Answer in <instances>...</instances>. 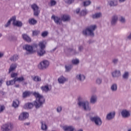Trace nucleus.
Returning a JSON list of instances; mask_svg holds the SVG:
<instances>
[{"mask_svg": "<svg viewBox=\"0 0 131 131\" xmlns=\"http://www.w3.org/2000/svg\"><path fill=\"white\" fill-rule=\"evenodd\" d=\"M32 78L34 81H36V82L41 81V79L38 76H32Z\"/></svg>", "mask_w": 131, "mask_h": 131, "instance_id": "cd10ccee", "label": "nucleus"}, {"mask_svg": "<svg viewBox=\"0 0 131 131\" xmlns=\"http://www.w3.org/2000/svg\"><path fill=\"white\" fill-rule=\"evenodd\" d=\"M90 120L96 126H101L103 123V121H102V119L101 117L96 116L94 117H92L90 118Z\"/></svg>", "mask_w": 131, "mask_h": 131, "instance_id": "39448f33", "label": "nucleus"}, {"mask_svg": "<svg viewBox=\"0 0 131 131\" xmlns=\"http://www.w3.org/2000/svg\"><path fill=\"white\" fill-rule=\"evenodd\" d=\"M51 19H53L55 23L57 25H61L62 24V20H61V17L53 15L51 17Z\"/></svg>", "mask_w": 131, "mask_h": 131, "instance_id": "ddd939ff", "label": "nucleus"}, {"mask_svg": "<svg viewBox=\"0 0 131 131\" xmlns=\"http://www.w3.org/2000/svg\"><path fill=\"white\" fill-rule=\"evenodd\" d=\"M118 21V16L117 15H114L112 17L111 20V24L112 26H115Z\"/></svg>", "mask_w": 131, "mask_h": 131, "instance_id": "2eb2a0df", "label": "nucleus"}, {"mask_svg": "<svg viewBox=\"0 0 131 131\" xmlns=\"http://www.w3.org/2000/svg\"><path fill=\"white\" fill-rule=\"evenodd\" d=\"M31 94L36 99L34 102V105L35 106L36 108L42 107V105L46 102V98H45L42 95L39 94V92L35 91L31 93L30 91H26L23 93V98H27V97H30Z\"/></svg>", "mask_w": 131, "mask_h": 131, "instance_id": "f257e3e1", "label": "nucleus"}, {"mask_svg": "<svg viewBox=\"0 0 131 131\" xmlns=\"http://www.w3.org/2000/svg\"><path fill=\"white\" fill-rule=\"evenodd\" d=\"M8 39L11 41H15L17 40V37L14 36H10L8 38Z\"/></svg>", "mask_w": 131, "mask_h": 131, "instance_id": "4c0bfd02", "label": "nucleus"}, {"mask_svg": "<svg viewBox=\"0 0 131 131\" xmlns=\"http://www.w3.org/2000/svg\"><path fill=\"white\" fill-rule=\"evenodd\" d=\"M115 112H111L108 113L106 116V120H112L115 117Z\"/></svg>", "mask_w": 131, "mask_h": 131, "instance_id": "4468645a", "label": "nucleus"}, {"mask_svg": "<svg viewBox=\"0 0 131 131\" xmlns=\"http://www.w3.org/2000/svg\"><path fill=\"white\" fill-rule=\"evenodd\" d=\"M38 34H39V31H33V32H32L33 36L38 35Z\"/></svg>", "mask_w": 131, "mask_h": 131, "instance_id": "09e8293b", "label": "nucleus"}, {"mask_svg": "<svg viewBox=\"0 0 131 131\" xmlns=\"http://www.w3.org/2000/svg\"><path fill=\"white\" fill-rule=\"evenodd\" d=\"M31 7V9H32L33 11L34 16H35V17H38L40 13V10H39V7L37 6V5L35 4H32Z\"/></svg>", "mask_w": 131, "mask_h": 131, "instance_id": "6e6552de", "label": "nucleus"}, {"mask_svg": "<svg viewBox=\"0 0 131 131\" xmlns=\"http://www.w3.org/2000/svg\"><path fill=\"white\" fill-rule=\"evenodd\" d=\"M111 90H112V92H116L117 91V84H113L111 87Z\"/></svg>", "mask_w": 131, "mask_h": 131, "instance_id": "473e14b6", "label": "nucleus"}, {"mask_svg": "<svg viewBox=\"0 0 131 131\" xmlns=\"http://www.w3.org/2000/svg\"><path fill=\"white\" fill-rule=\"evenodd\" d=\"M50 66V62L48 60H43L38 66L39 69H47Z\"/></svg>", "mask_w": 131, "mask_h": 131, "instance_id": "1a4fd4ad", "label": "nucleus"}, {"mask_svg": "<svg viewBox=\"0 0 131 131\" xmlns=\"http://www.w3.org/2000/svg\"><path fill=\"white\" fill-rule=\"evenodd\" d=\"M97 101H98V96L96 95H92L90 98V103L91 104H96Z\"/></svg>", "mask_w": 131, "mask_h": 131, "instance_id": "f3484780", "label": "nucleus"}, {"mask_svg": "<svg viewBox=\"0 0 131 131\" xmlns=\"http://www.w3.org/2000/svg\"><path fill=\"white\" fill-rule=\"evenodd\" d=\"M72 62L73 64H74L75 65H77L78 64H79V60L77 59H73Z\"/></svg>", "mask_w": 131, "mask_h": 131, "instance_id": "49530a36", "label": "nucleus"}, {"mask_svg": "<svg viewBox=\"0 0 131 131\" xmlns=\"http://www.w3.org/2000/svg\"><path fill=\"white\" fill-rule=\"evenodd\" d=\"M15 88H19V84L15 85Z\"/></svg>", "mask_w": 131, "mask_h": 131, "instance_id": "338daca9", "label": "nucleus"}, {"mask_svg": "<svg viewBox=\"0 0 131 131\" xmlns=\"http://www.w3.org/2000/svg\"><path fill=\"white\" fill-rule=\"evenodd\" d=\"M85 75L83 74L79 73L76 75L75 79L79 82H83L84 80H85Z\"/></svg>", "mask_w": 131, "mask_h": 131, "instance_id": "9d476101", "label": "nucleus"}, {"mask_svg": "<svg viewBox=\"0 0 131 131\" xmlns=\"http://www.w3.org/2000/svg\"><path fill=\"white\" fill-rule=\"evenodd\" d=\"M28 116H29V114H28V113H23L19 116L18 119L19 120L23 121V120H25V119L28 118Z\"/></svg>", "mask_w": 131, "mask_h": 131, "instance_id": "dca6fc26", "label": "nucleus"}, {"mask_svg": "<svg viewBox=\"0 0 131 131\" xmlns=\"http://www.w3.org/2000/svg\"><path fill=\"white\" fill-rule=\"evenodd\" d=\"M93 19H99V18H101L102 17V13L98 12L95 14H94L92 15Z\"/></svg>", "mask_w": 131, "mask_h": 131, "instance_id": "5701e85b", "label": "nucleus"}, {"mask_svg": "<svg viewBox=\"0 0 131 131\" xmlns=\"http://www.w3.org/2000/svg\"><path fill=\"white\" fill-rule=\"evenodd\" d=\"M126 0H118V2L119 4H122L123 3H124Z\"/></svg>", "mask_w": 131, "mask_h": 131, "instance_id": "052dcab7", "label": "nucleus"}, {"mask_svg": "<svg viewBox=\"0 0 131 131\" xmlns=\"http://www.w3.org/2000/svg\"><path fill=\"white\" fill-rule=\"evenodd\" d=\"M4 57V53L0 52V59H2Z\"/></svg>", "mask_w": 131, "mask_h": 131, "instance_id": "680f3d73", "label": "nucleus"}, {"mask_svg": "<svg viewBox=\"0 0 131 131\" xmlns=\"http://www.w3.org/2000/svg\"><path fill=\"white\" fill-rule=\"evenodd\" d=\"M119 61V60L118 58H114L113 59L112 62L114 65H117L118 64V62Z\"/></svg>", "mask_w": 131, "mask_h": 131, "instance_id": "ea45409f", "label": "nucleus"}, {"mask_svg": "<svg viewBox=\"0 0 131 131\" xmlns=\"http://www.w3.org/2000/svg\"><path fill=\"white\" fill-rule=\"evenodd\" d=\"M61 111H62V106H58L57 108V112L59 113V112H61Z\"/></svg>", "mask_w": 131, "mask_h": 131, "instance_id": "603ef678", "label": "nucleus"}, {"mask_svg": "<svg viewBox=\"0 0 131 131\" xmlns=\"http://www.w3.org/2000/svg\"><path fill=\"white\" fill-rule=\"evenodd\" d=\"M37 23V20H35L34 18H30L29 19V24L30 25H35Z\"/></svg>", "mask_w": 131, "mask_h": 131, "instance_id": "bb28decb", "label": "nucleus"}, {"mask_svg": "<svg viewBox=\"0 0 131 131\" xmlns=\"http://www.w3.org/2000/svg\"><path fill=\"white\" fill-rule=\"evenodd\" d=\"M70 20H71V17L69 15H66V21L68 22L69 21H70Z\"/></svg>", "mask_w": 131, "mask_h": 131, "instance_id": "864d4df0", "label": "nucleus"}, {"mask_svg": "<svg viewBox=\"0 0 131 131\" xmlns=\"http://www.w3.org/2000/svg\"><path fill=\"white\" fill-rule=\"evenodd\" d=\"M40 89L42 92H45V93H48V92H50L51 90H52L51 88L49 87V85H46L44 86H42L40 87Z\"/></svg>", "mask_w": 131, "mask_h": 131, "instance_id": "6ab92c4d", "label": "nucleus"}, {"mask_svg": "<svg viewBox=\"0 0 131 131\" xmlns=\"http://www.w3.org/2000/svg\"><path fill=\"white\" fill-rule=\"evenodd\" d=\"M102 81L103 79L102 78H97L96 80V83L98 84V85H100V84H102Z\"/></svg>", "mask_w": 131, "mask_h": 131, "instance_id": "72a5a7b5", "label": "nucleus"}, {"mask_svg": "<svg viewBox=\"0 0 131 131\" xmlns=\"http://www.w3.org/2000/svg\"><path fill=\"white\" fill-rule=\"evenodd\" d=\"M13 25L17 27H22L23 24L21 21L16 20V16H12Z\"/></svg>", "mask_w": 131, "mask_h": 131, "instance_id": "f8f14e48", "label": "nucleus"}, {"mask_svg": "<svg viewBox=\"0 0 131 131\" xmlns=\"http://www.w3.org/2000/svg\"><path fill=\"white\" fill-rule=\"evenodd\" d=\"M121 115L123 118H129L130 116V111L124 109L121 111Z\"/></svg>", "mask_w": 131, "mask_h": 131, "instance_id": "9b49d317", "label": "nucleus"}, {"mask_svg": "<svg viewBox=\"0 0 131 131\" xmlns=\"http://www.w3.org/2000/svg\"><path fill=\"white\" fill-rule=\"evenodd\" d=\"M75 128L73 126H67L66 130L67 131H74Z\"/></svg>", "mask_w": 131, "mask_h": 131, "instance_id": "c9c22d12", "label": "nucleus"}, {"mask_svg": "<svg viewBox=\"0 0 131 131\" xmlns=\"http://www.w3.org/2000/svg\"><path fill=\"white\" fill-rule=\"evenodd\" d=\"M17 76H18V74L16 73H12L11 74V77L14 78V79H17Z\"/></svg>", "mask_w": 131, "mask_h": 131, "instance_id": "79ce46f5", "label": "nucleus"}, {"mask_svg": "<svg viewBox=\"0 0 131 131\" xmlns=\"http://www.w3.org/2000/svg\"><path fill=\"white\" fill-rule=\"evenodd\" d=\"M71 69H72V65H69L66 67L67 72H70Z\"/></svg>", "mask_w": 131, "mask_h": 131, "instance_id": "a18cd8bd", "label": "nucleus"}, {"mask_svg": "<svg viewBox=\"0 0 131 131\" xmlns=\"http://www.w3.org/2000/svg\"><path fill=\"white\" fill-rule=\"evenodd\" d=\"M60 19L61 20V22H66V14H62L61 17Z\"/></svg>", "mask_w": 131, "mask_h": 131, "instance_id": "c03bdc74", "label": "nucleus"}, {"mask_svg": "<svg viewBox=\"0 0 131 131\" xmlns=\"http://www.w3.org/2000/svg\"><path fill=\"white\" fill-rule=\"evenodd\" d=\"M5 110V106H1L0 107V113H2Z\"/></svg>", "mask_w": 131, "mask_h": 131, "instance_id": "6e6d98bb", "label": "nucleus"}, {"mask_svg": "<svg viewBox=\"0 0 131 131\" xmlns=\"http://www.w3.org/2000/svg\"><path fill=\"white\" fill-rule=\"evenodd\" d=\"M56 4H57V2L54 0H51L50 2V5H51V7L55 6V5Z\"/></svg>", "mask_w": 131, "mask_h": 131, "instance_id": "8fccbe9b", "label": "nucleus"}, {"mask_svg": "<svg viewBox=\"0 0 131 131\" xmlns=\"http://www.w3.org/2000/svg\"><path fill=\"white\" fill-rule=\"evenodd\" d=\"M33 107V104L31 103H26L24 106V109H31Z\"/></svg>", "mask_w": 131, "mask_h": 131, "instance_id": "b1692460", "label": "nucleus"}, {"mask_svg": "<svg viewBox=\"0 0 131 131\" xmlns=\"http://www.w3.org/2000/svg\"><path fill=\"white\" fill-rule=\"evenodd\" d=\"M79 12H80V8H78L76 10V14H79Z\"/></svg>", "mask_w": 131, "mask_h": 131, "instance_id": "bf43d9fd", "label": "nucleus"}, {"mask_svg": "<svg viewBox=\"0 0 131 131\" xmlns=\"http://www.w3.org/2000/svg\"><path fill=\"white\" fill-rule=\"evenodd\" d=\"M68 52H70L71 55H76V54H78V53L76 52V50H73L71 48L68 49Z\"/></svg>", "mask_w": 131, "mask_h": 131, "instance_id": "f704fd0d", "label": "nucleus"}, {"mask_svg": "<svg viewBox=\"0 0 131 131\" xmlns=\"http://www.w3.org/2000/svg\"><path fill=\"white\" fill-rule=\"evenodd\" d=\"M19 59V56H18L17 55H14L12 57L10 58V61H12V62H15V61H17Z\"/></svg>", "mask_w": 131, "mask_h": 131, "instance_id": "c85d7f7f", "label": "nucleus"}, {"mask_svg": "<svg viewBox=\"0 0 131 131\" xmlns=\"http://www.w3.org/2000/svg\"><path fill=\"white\" fill-rule=\"evenodd\" d=\"M4 82V80H3L2 79H0V88L2 86L3 83Z\"/></svg>", "mask_w": 131, "mask_h": 131, "instance_id": "e2e57ef3", "label": "nucleus"}, {"mask_svg": "<svg viewBox=\"0 0 131 131\" xmlns=\"http://www.w3.org/2000/svg\"><path fill=\"white\" fill-rule=\"evenodd\" d=\"M91 3V1H86L83 3V5L84 7H88V6H90Z\"/></svg>", "mask_w": 131, "mask_h": 131, "instance_id": "a19ab883", "label": "nucleus"}, {"mask_svg": "<svg viewBox=\"0 0 131 131\" xmlns=\"http://www.w3.org/2000/svg\"><path fill=\"white\" fill-rule=\"evenodd\" d=\"M94 41L93 40H89L88 41V43H89V45H91V43H94Z\"/></svg>", "mask_w": 131, "mask_h": 131, "instance_id": "13d9d810", "label": "nucleus"}, {"mask_svg": "<svg viewBox=\"0 0 131 131\" xmlns=\"http://www.w3.org/2000/svg\"><path fill=\"white\" fill-rule=\"evenodd\" d=\"M119 21H120V22H121V23L124 24V23H125V18L124 17H123V16H121L120 17V18L119 19Z\"/></svg>", "mask_w": 131, "mask_h": 131, "instance_id": "de8ad7c7", "label": "nucleus"}, {"mask_svg": "<svg viewBox=\"0 0 131 131\" xmlns=\"http://www.w3.org/2000/svg\"><path fill=\"white\" fill-rule=\"evenodd\" d=\"M38 46L40 49L37 51V54L40 57H41V56H43V55L46 54V50H45V49H46V45L43 42H39Z\"/></svg>", "mask_w": 131, "mask_h": 131, "instance_id": "423d86ee", "label": "nucleus"}, {"mask_svg": "<svg viewBox=\"0 0 131 131\" xmlns=\"http://www.w3.org/2000/svg\"><path fill=\"white\" fill-rule=\"evenodd\" d=\"M12 107H14V108H18V107H19V101L18 100L13 101L12 103Z\"/></svg>", "mask_w": 131, "mask_h": 131, "instance_id": "c756f323", "label": "nucleus"}, {"mask_svg": "<svg viewBox=\"0 0 131 131\" xmlns=\"http://www.w3.org/2000/svg\"><path fill=\"white\" fill-rule=\"evenodd\" d=\"M22 38L25 41H27V42H31V38H30V37L27 34H23Z\"/></svg>", "mask_w": 131, "mask_h": 131, "instance_id": "a211bd4d", "label": "nucleus"}, {"mask_svg": "<svg viewBox=\"0 0 131 131\" xmlns=\"http://www.w3.org/2000/svg\"><path fill=\"white\" fill-rule=\"evenodd\" d=\"M29 124H30V123H24L25 125H29Z\"/></svg>", "mask_w": 131, "mask_h": 131, "instance_id": "69168bd1", "label": "nucleus"}, {"mask_svg": "<svg viewBox=\"0 0 131 131\" xmlns=\"http://www.w3.org/2000/svg\"><path fill=\"white\" fill-rule=\"evenodd\" d=\"M86 14H88V12L86 11V10L85 9L82 10L80 12V14L81 16H85V15H86Z\"/></svg>", "mask_w": 131, "mask_h": 131, "instance_id": "37998d69", "label": "nucleus"}, {"mask_svg": "<svg viewBox=\"0 0 131 131\" xmlns=\"http://www.w3.org/2000/svg\"><path fill=\"white\" fill-rule=\"evenodd\" d=\"M129 77V73L128 72H125L122 75L123 79H128Z\"/></svg>", "mask_w": 131, "mask_h": 131, "instance_id": "2f4dec72", "label": "nucleus"}, {"mask_svg": "<svg viewBox=\"0 0 131 131\" xmlns=\"http://www.w3.org/2000/svg\"><path fill=\"white\" fill-rule=\"evenodd\" d=\"M61 127L63 129V130L66 131V126H61Z\"/></svg>", "mask_w": 131, "mask_h": 131, "instance_id": "0e129e2a", "label": "nucleus"}, {"mask_svg": "<svg viewBox=\"0 0 131 131\" xmlns=\"http://www.w3.org/2000/svg\"><path fill=\"white\" fill-rule=\"evenodd\" d=\"M78 50H79V52H81L83 50V46H79L78 48Z\"/></svg>", "mask_w": 131, "mask_h": 131, "instance_id": "4d7b16f0", "label": "nucleus"}, {"mask_svg": "<svg viewBox=\"0 0 131 131\" xmlns=\"http://www.w3.org/2000/svg\"><path fill=\"white\" fill-rule=\"evenodd\" d=\"M110 7H117L118 6V1L117 0H111L108 2Z\"/></svg>", "mask_w": 131, "mask_h": 131, "instance_id": "aec40b11", "label": "nucleus"}, {"mask_svg": "<svg viewBox=\"0 0 131 131\" xmlns=\"http://www.w3.org/2000/svg\"><path fill=\"white\" fill-rule=\"evenodd\" d=\"M15 80L16 81H18V82H22V81H24L25 80V79L24 78V77L21 76L17 78L16 79H15Z\"/></svg>", "mask_w": 131, "mask_h": 131, "instance_id": "e433bc0d", "label": "nucleus"}, {"mask_svg": "<svg viewBox=\"0 0 131 131\" xmlns=\"http://www.w3.org/2000/svg\"><path fill=\"white\" fill-rule=\"evenodd\" d=\"M75 0H68L67 4L69 5H71V4H73Z\"/></svg>", "mask_w": 131, "mask_h": 131, "instance_id": "5fc2aeb1", "label": "nucleus"}, {"mask_svg": "<svg viewBox=\"0 0 131 131\" xmlns=\"http://www.w3.org/2000/svg\"><path fill=\"white\" fill-rule=\"evenodd\" d=\"M13 21V17H12L7 22L6 24L5 25V27L7 28L9 27L11 25V22Z\"/></svg>", "mask_w": 131, "mask_h": 131, "instance_id": "58836bf2", "label": "nucleus"}, {"mask_svg": "<svg viewBox=\"0 0 131 131\" xmlns=\"http://www.w3.org/2000/svg\"><path fill=\"white\" fill-rule=\"evenodd\" d=\"M41 124V129L42 130H47L48 129V126L46 124V123L43 121L40 122Z\"/></svg>", "mask_w": 131, "mask_h": 131, "instance_id": "393cba45", "label": "nucleus"}, {"mask_svg": "<svg viewBox=\"0 0 131 131\" xmlns=\"http://www.w3.org/2000/svg\"><path fill=\"white\" fill-rule=\"evenodd\" d=\"M48 33V32L47 31L43 32L41 34L42 37H46V36H47Z\"/></svg>", "mask_w": 131, "mask_h": 131, "instance_id": "3c124183", "label": "nucleus"}, {"mask_svg": "<svg viewBox=\"0 0 131 131\" xmlns=\"http://www.w3.org/2000/svg\"><path fill=\"white\" fill-rule=\"evenodd\" d=\"M38 46L35 44L33 46L26 45L23 47V49L26 50V55H32L35 53L34 49H37Z\"/></svg>", "mask_w": 131, "mask_h": 131, "instance_id": "7ed1b4c3", "label": "nucleus"}, {"mask_svg": "<svg viewBox=\"0 0 131 131\" xmlns=\"http://www.w3.org/2000/svg\"><path fill=\"white\" fill-rule=\"evenodd\" d=\"M16 79H13V80L7 81L6 82L7 85H13V84H15L16 83Z\"/></svg>", "mask_w": 131, "mask_h": 131, "instance_id": "a878e982", "label": "nucleus"}, {"mask_svg": "<svg viewBox=\"0 0 131 131\" xmlns=\"http://www.w3.org/2000/svg\"><path fill=\"white\" fill-rule=\"evenodd\" d=\"M17 68V63H12L11 64L9 69L8 73H10L13 71H15V69Z\"/></svg>", "mask_w": 131, "mask_h": 131, "instance_id": "412c9836", "label": "nucleus"}, {"mask_svg": "<svg viewBox=\"0 0 131 131\" xmlns=\"http://www.w3.org/2000/svg\"><path fill=\"white\" fill-rule=\"evenodd\" d=\"M127 131H131V128H129L127 129Z\"/></svg>", "mask_w": 131, "mask_h": 131, "instance_id": "774afa93", "label": "nucleus"}, {"mask_svg": "<svg viewBox=\"0 0 131 131\" xmlns=\"http://www.w3.org/2000/svg\"><path fill=\"white\" fill-rule=\"evenodd\" d=\"M14 128V126L11 123H7L3 125L1 127L2 131H12Z\"/></svg>", "mask_w": 131, "mask_h": 131, "instance_id": "0eeeda50", "label": "nucleus"}, {"mask_svg": "<svg viewBox=\"0 0 131 131\" xmlns=\"http://www.w3.org/2000/svg\"><path fill=\"white\" fill-rule=\"evenodd\" d=\"M58 81L59 83H64L66 81V79L64 77L61 76L58 79Z\"/></svg>", "mask_w": 131, "mask_h": 131, "instance_id": "7c9ffc66", "label": "nucleus"}, {"mask_svg": "<svg viewBox=\"0 0 131 131\" xmlns=\"http://www.w3.org/2000/svg\"><path fill=\"white\" fill-rule=\"evenodd\" d=\"M121 75L120 71H115L112 73V75L114 78L119 77Z\"/></svg>", "mask_w": 131, "mask_h": 131, "instance_id": "4be33fe9", "label": "nucleus"}, {"mask_svg": "<svg viewBox=\"0 0 131 131\" xmlns=\"http://www.w3.org/2000/svg\"><path fill=\"white\" fill-rule=\"evenodd\" d=\"M78 105L79 107H82L84 111H90L91 106H90V103L89 101H81L80 100H78Z\"/></svg>", "mask_w": 131, "mask_h": 131, "instance_id": "20e7f679", "label": "nucleus"}, {"mask_svg": "<svg viewBox=\"0 0 131 131\" xmlns=\"http://www.w3.org/2000/svg\"><path fill=\"white\" fill-rule=\"evenodd\" d=\"M97 29V25H91L88 27L86 29L83 30L82 33L83 35H89L91 36V37H94L95 36V31Z\"/></svg>", "mask_w": 131, "mask_h": 131, "instance_id": "f03ea898", "label": "nucleus"}]
</instances>
